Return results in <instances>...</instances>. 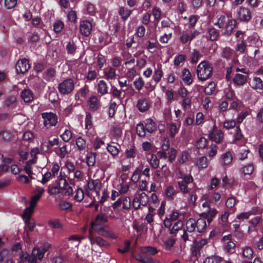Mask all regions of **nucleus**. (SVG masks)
<instances>
[{
    "label": "nucleus",
    "mask_w": 263,
    "mask_h": 263,
    "mask_svg": "<svg viewBox=\"0 0 263 263\" xmlns=\"http://www.w3.org/2000/svg\"><path fill=\"white\" fill-rule=\"evenodd\" d=\"M41 197L38 195H34L31 197L30 205L26 207L24 212L21 214V217L25 223L26 231H32L35 227V221L32 217L34 211V208Z\"/></svg>",
    "instance_id": "f257e3e1"
},
{
    "label": "nucleus",
    "mask_w": 263,
    "mask_h": 263,
    "mask_svg": "<svg viewBox=\"0 0 263 263\" xmlns=\"http://www.w3.org/2000/svg\"><path fill=\"white\" fill-rule=\"evenodd\" d=\"M66 175L61 171L57 179L48 186V193L51 195H56L61 193L68 185L66 180Z\"/></svg>",
    "instance_id": "f03ea898"
},
{
    "label": "nucleus",
    "mask_w": 263,
    "mask_h": 263,
    "mask_svg": "<svg viewBox=\"0 0 263 263\" xmlns=\"http://www.w3.org/2000/svg\"><path fill=\"white\" fill-rule=\"evenodd\" d=\"M198 79L204 81L211 77L213 73V67L209 62L203 61L199 64L197 67Z\"/></svg>",
    "instance_id": "7ed1b4c3"
},
{
    "label": "nucleus",
    "mask_w": 263,
    "mask_h": 263,
    "mask_svg": "<svg viewBox=\"0 0 263 263\" xmlns=\"http://www.w3.org/2000/svg\"><path fill=\"white\" fill-rule=\"evenodd\" d=\"M74 84L72 79H66L60 83L58 86L59 92L62 95H68L73 91Z\"/></svg>",
    "instance_id": "20e7f679"
},
{
    "label": "nucleus",
    "mask_w": 263,
    "mask_h": 263,
    "mask_svg": "<svg viewBox=\"0 0 263 263\" xmlns=\"http://www.w3.org/2000/svg\"><path fill=\"white\" fill-rule=\"evenodd\" d=\"M43 119V124L47 128L55 126L58 121V116L52 112H45L41 114Z\"/></svg>",
    "instance_id": "39448f33"
},
{
    "label": "nucleus",
    "mask_w": 263,
    "mask_h": 263,
    "mask_svg": "<svg viewBox=\"0 0 263 263\" xmlns=\"http://www.w3.org/2000/svg\"><path fill=\"white\" fill-rule=\"evenodd\" d=\"M194 181L193 177L191 174H188L184 179L179 180L177 181V184L179 191L183 194L189 193L191 189L189 187V185Z\"/></svg>",
    "instance_id": "423d86ee"
},
{
    "label": "nucleus",
    "mask_w": 263,
    "mask_h": 263,
    "mask_svg": "<svg viewBox=\"0 0 263 263\" xmlns=\"http://www.w3.org/2000/svg\"><path fill=\"white\" fill-rule=\"evenodd\" d=\"M199 33V32L197 30L187 29L182 31L179 37V41L183 44H190L191 41L198 35Z\"/></svg>",
    "instance_id": "0eeeda50"
},
{
    "label": "nucleus",
    "mask_w": 263,
    "mask_h": 263,
    "mask_svg": "<svg viewBox=\"0 0 263 263\" xmlns=\"http://www.w3.org/2000/svg\"><path fill=\"white\" fill-rule=\"evenodd\" d=\"M148 197L144 192L135 196L133 200L132 206L135 210H138L140 206H146L148 202Z\"/></svg>",
    "instance_id": "6e6552de"
},
{
    "label": "nucleus",
    "mask_w": 263,
    "mask_h": 263,
    "mask_svg": "<svg viewBox=\"0 0 263 263\" xmlns=\"http://www.w3.org/2000/svg\"><path fill=\"white\" fill-rule=\"evenodd\" d=\"M234 16L236 18L241 22H247L251 18V13L248 8L241 7L234 13Z\"/></svg>",
    "instance_id": "1a4fd4ad"
},
{
    "label": "nucleus",
    "mask_w": 263,
    "mask_h": 263,
    "mask_svg": "<svg viewBox=\"0 0 263 263\" xmlns=\"http://www.w3.org/2000/svg\"><path fill=\"white\" fill-rule=\"evenodd\" d=\"M50 247V245L48 242H45L40 247L34 248L32 253L33 256L37 259L41 260L44 256V254Z\"/></svg>",
    "instance_id": "9d476101"
},
{
    "label": "nucleus",
    "mask_w": 263,
    "mask_h": 263,
    "mask_svg": "<svg viewBox=\"0 0 263 263\" xmlns=\"http://www.w3.org/2000/svg\"><path fill=\"white\" fill-rule=\"evenodd\" d=\"M89 230H92V232H96L98 235H101L103 237L110 238H115L116 236L114 233H112L111 232L108 231L106 229V227L105 226H95V227H91Z\"/></svg>",
    "instance_id": "9b49d317"
},
{
    "label": "nucleus",
    "mask_w": 263,
    "mask_h": 263,
    "mask_svg": "<svg viewBox=\"0 0 263 263\" xmlns=\"http://www.w3.org/2000/svg\"><path fill=\"white\" fill-rule=\"evenodd\" d=\"M91 23L88 20L81 21L80 23V31L85 36L90 35L92 31Z\"/></svg>",
    "instance_id": "f8f14e48"
},
{
    "label": "nucleus",
    "mask_w": 263,
    "mask_h": 263,
    "mask_svg": "<svg viewBox=\"0 0 263 263\" xmlns=\"http://www.w3.org/2000/svg\"><path fill=\"white\" fill-rule=\"evenodd\" d=\"M179 214L177 211H173L172 213L166 216L163 221L165 227H170L173 223L178 220Z\"/></svg>",
    "instance_id": "ddd939ff"
},
{
    "label": "nucleus",
    "mask_w": 263,
    "mask_h": 263,
    "mask_svg": "<svg viewBox=\"0 0 263 263\" xmlns=\"http://www.w3.org/2000/svg\"><path fill=\"white\" fill-rule=\"evenodd\" d=\"M209 139L216 143L222 142L224 138V134L222 130L209 132Z\"/></svg>",
    "instance_id": "4468645a"
},
{
    "label": "nucleus",
    "mask_w": 263,
    "mask_h": 263,
    "mask_svg": "<svg viewBox=\"0 0 263 263\" xmlns=\"http://www.w3.org/2000/svg\"><path fill=\"white\" fill-rule=\"evenodd\" d=\"M178 193L179 191L173 185L166 186L164 190L165 197L167 200H173Z\"/></svg>",
    "instance_id": "2eb2a0df"
},
{
    "label": "nucleus",
    "mask_w": 263,
    "mask_h": 263,
    "mask_svg": "<svg viewBox=\"0 0 263 263\" xmlns=\"http://www.w3.org/2000/svg\"><path fill=\"white\" fill-rule=\"evenodd\" d=\"M136 107L140 112H144L149 109L150 104L146 98H141L138 100Z\"/></svg>",
    "instance_id": "dca6fc26"
},
{
    "label": "nucleus",
    "mask_w": 263,
    "mask_h": 263,
    "mask_svg": "<svg viewBox=\"0 0 263 263\" xmlns=\"http://www.w3.org/2000/svg\"><path fill=\"white\" fill-rule=\"evenodd\" d=\"M107 221V217L105 214L99 213L95 220L91 222V227L95 226H104V224Z\"/></svg>",
    "instance_id": "f3484780"
},
{
    "label": "nucleus",
    "mask_w": 263,
    "mask_h": 263,
    "mask_svg": "<svg viewBox=\"0 0 263 263\" xmlns=\"http://www.w3.org/2000/svg\"><path fill=\"white\" fill-rule=\"evenodd\" d=\"M177 124L175 123L167 124V127L170 132V135L171 138H174L179 132L181 125L180 120L179 119H177Z\"/></svg>",
    "instance_id": "a211bd4d"
},
{
    "label": "nucleus",
    "mask_w": 263,
    "mask_h": 263,
    "mask_svg": "<svg viewBox=\"0 0 263 263\" xmlns=\"http://www.w3.org/2000/svg\"><path fill=\"white\" fill-rule=\"evenodd\" d=\"M88 105L91 110L96 111L100 106V100L97 96H92L88 99Z\"/></svg>",
    "instance_id": "6ab92c4d"
},
{
    "label": "nucleus",
    "mask_w": 263,
    "mask_h": 263,
    "mask_svg": "<svg viewBox=\"0 0 263 263\" xmlns=\"http://www.w3.org/2000/svg\"><path fill=\"white\" fill-rule=\"evenodd\" d=\"M182 79L187 85H190L193 83V78L192 74L189 69L186 68H184L182 70Z\"/></svg>",
    "instance_id": "aec40b11"
},
{
    "label": "nucleus",
    "mask_w": 263,
    "mask_h": 263,
    "mask_svg": "<svg viewBox=\"0 0 263 263\" xmlns=\"http://www.w3.org/2000/svg\"><path fill=\"white\" fill-rule=\"evenodd\" d=\"M107 151L113 156H117L120 152V145L114 142L107 144Z\"/></svg>",
    "instance_id": "412c9836"
},
{
    "label": "nucleus",
    "mask_w": 263,
    "mask_h": 263,
    "mask_svg": "<svg viewBox=\"0 0 263 263\" xmlns=\"http://www.w3.org/2000/svg\"><path fill=\"white\" fill-rule=\"evenodd\" d=\"M17 66L19 67V69H17V73L19 72L23 73H25L30 68L29 61L26 58L17 61Z\"/></svg>",
    "instance_id": "4be33fe9"
},
{
    "label": "nucleus",
    "mask_w": 263,
    "mask_h": 263,
    "mask_svg": "<svg viewBox=\"0 0 263 263\" xmlns=\"http://www.w3.org/2000/svg\"><path fill=\"white\" fill-rule=\"evenodd\" d=\"M96 88L98 93L101 96H104L108 93V86L104 80L99 81Z\"/></svg>",
    "instance_id": "5701e85b"
},
{
    "label": "nucleus",
    "mask_w": 263,
    "mask_h": 263,
    "mask_svg": "<svg viewBox=\"0 0 263 263\" xmlns=\"http://www.w3.org/2000/svg\"><path fill=\"white\" fill-rule=\"evenodd\" d=\"M144 125L146 130L150 134L154 133L157 129L156 123L151 118L145 120Z\"/></svg>",
    "instance_id": "b1692460"
},
{
    "label": "nucleus",
    "mask_w": 263,
    "mask_h": 263,
    "mask_svg": "<svg viewBox=\"0 0 263 263\" xmlns=\"http://www.w3.org/2000/svg\"><path fill=\"white\" fill-rule=\"evenodd\" d=\"M247 76L242 74H236L233 79V81L236 86L243 85L247 82Z\"/></svg>",
    "instance_id": "393cba45"
},
{
    "label": "nucleus",
    "mask_w": 263,
    "mask_h": 263,
    "mask_svg": "<svg viewBox=\"0 0 263 263\" xmlns=\"http://www.w3.org/2000/svg\"><path fill=\"white\" fill-rule=\"evenodd\" d=\"M21 98L26 103H29L33 101L34 97L31 90L24 89L21 92Z\"/></svg>",
    "instance_id": "a878e982"
},
{
    "label": "nucleus",
    "mask_w": 263,
    "mask_h": 263,
    "mask_svg": "<svg viewBox=\"0 0 263 263\" xmlns=\"http://www.w3.org/2000/svg\"><path fill=\"white\" fill-rule=\"evenodd\" d=\"M183 226V223L182 221L178 220L173 222L171 227L166 228L169 229L170 234H175L182 228Z\"/></svg>",
    "instance_id": "bb28decb"
},
{
    "label": "nucleus",
    "mask_w": 263,
    "mask_h": 263,
    "mask_svg": "<svg viewBox=\"0 0 263 263\" xmlns=\"http://www.w3.org/2000/svg\"><path fill=\"white\" fill-rule=\"evenodd\" d=\"M243 137V136L239 126H237L234 129V132L233 133L232 143L238 144V143L242 140Z\"/></svg>",
    "instance_id": "cd10ccee"
},
{
    "label": "nucleus",
    "mask_w": 263,
    "mask_h": 263,
    "mask_svg": "<svg viewBox=\"0 0 263 263\" xmlns=\"http://www.w3.org/2000/svg\"><path fill=\"white\" fill-rule=\"evenodd\" d=\"M233 160V156L231 152L228 151L221 156V161L223 165H228Z\"/></svg>",
    "instance_id": "c85d7f7f"
},
{
    "label": "nucleus",
    "mask_w": 263,
    "mask_h": 263,
    "mask_svg": "<svg viewBox=\"0 0 263 263\" xmlns=\"http://www.w3.org/2000/svg\"><path fill=\"white\" fill-rule=\"evenodd\" d=\"M251 87L257 90H263V83L261 79L259 77H254L252 81Z\"/></svg>",
    "instance_id": "c756f323"
},
{
    "label": "nucleus",
    "mask_w": 263,
    "mask_h": 263,
    "mask_svg": "<svg viewBox=\"0 0 263 263\" xmlns=\"http://www.w3.org/2000/svg\"><path fill=\"white\" fill-rule=\"evenodd\" d=\"M196 229L198 232L202 233L206 227V220L204 218H200L196 220Z\"/></svg>",
    "instance_id": "7c9ffc66"
},
{
    "label": "nucleus",
    "mask_w": 263,
    "mask_h": 263,
    "mask_svg": "<svg viewBox=\"0 0 263 263\" xmlns=\"http://www.w3.org/2000/svg\"><path fill=\"white\" fill-rule=\"evenodd\" d=\"M56 73V71L53 68H49L47 69L44 74V79L48 81H52Z\"/></svg>",
    "instance_id": "2f4dec72"
},
{
    "label": "nucleus",
    "mask_w": 263,
    "mask_h": 263,
    "mask_svg": "<svg viewBox=\"0 0 263 263\" xmlns=\"http://www.w3.org/2000/svg\"><path fill=\"white\" fill-rule=\"evenodd\" d=\"M236 25V21L235 19H230L226 26V33L230 34Z\"/></svg>",
    "instance_id": "473e14b6"
},
{
    "label": "nucleus",
    "mask_w": 263,
    "mask_h": 263,
    "mask_svg": "<svg viewBox=\"0 0 263 263\" xmlns=\"http://www.w3.org/2000/svg\"><path fill=\"white\" fill-rule=\"evenodd\" d=\"M186 230L189 232H193L196 229V220L193 218H190L186 223Z\"/></svg>",
    "instance_id": "72a5a7b5"
},
{
    "label": "nucleus",
    "mask_w": 263,
    "mask_h": 263,
    "mask_svg": "<svg viewBox=\"0 0 263 263\" xmlns=\"http://www.w3.org/2000/svg\"><path fill=\"white\" fill-rule=\"evenodd\" d=\"M76 44L73 42H69L66 46V49L68 54L73 55L77 50Z\"/></svg>",
    "instance_id": "f704fd0d"
},
{
    "label": "nucleus",
    "mask_w": 263,
    "mask_h": 263,
    "mask_svg": "<svg viewBox=\"0 0 263 263\" xmlns=\"http://www.w3.org/2000/svg\"><path fill=\"white\" fill-rule=\"evenodd\" d=\"M76 144L79 151H84L86 148L85 140L81 137H79L76 140Z\"/></svg>",
    "instance_id": "c9c22d12"
},
{
    "label": "nucleus",
    "mask_w": 263,
    "mask_h": 263,
    "mask_svg": "<svg viewBox=\"0 0 263 263\" xmlns=\"http://www.w3.org/2000/svg\"><path fill=\"white\" fill-rule=\"evenodd\" d=\"M141 251L143 254L149 255H155L158 252L156 248L150 246L142 248Z\"/></svg>",
    "instance_id": "e433bc0d"
},
{
    "label": "nucleus",
    "mask_w": 263,
    "mask_h": 263,
    "mask_svg": "<svg viewBox=\"0 0 263 263\" xmlns=\"http://www.w3.org/2000/svg\"><path fill=\"white\" fill-rule=\"evenodd\" d=\"M132 11L127 8L124 7H121L119 10V14L121 16V18L126 20L130 15Z\"/></svg>",
    "instance_id": "4c0bfd02"
},
{
    "label": "nucleus",
    "mask_w": 263,
    "mask_h": 263,
    "mask_svg": "<svg viewBox=\"0 0 263 263\" xmlns=\"http://www.w3.org/2000/svg\"><path fill=\"white\" fill-rule=\"evenodd\" d=\"M96 154L95 153H88L86 156V163L89 166H93L96 163Z\"/></svg>",
    "instance_id": "58836bf2"
},
{
    "label": "nucleus",
    "mask_w": 263,
    "mask_h": 263,
    "mask_svg": "<svg viewBox=\"0 0 263 263\" xmlns=\"http://www.w3.org/2000/svg\"><path fill=\"white\" fill-rule=\"evenodd\" d=\"M60 170V166L57 162H53L50 165L49 172L51 173V175L55 178L58 175Z\"/></svg>",
    "instance_id": "ea45409f"
},
{
    "label": "nucleus",
    "mask_w": 263,
    "mask_h": 263,
    "mask_svg": "<svg viewBox=\"0 0 263 263\" xmlns=\"http://www.w3.org/2000/svg\"><path fill=\"white\" fill-rule=\"evenodd\" d=\"M176 240L170 238L163 241V247L166 250H170L175 243Z\"/></svg>",
    "instance_id": "a19ab883"
},
{
    "label": "nucleus",
    "mask_w": 263,
    "mask_h": 263,
    "mask_svg": "<svg viewBox=\"0 0 263 263\" xmlns=\"http://www.w3.org/2000/svg\"><path fill=\"white\" fill-rule=\"evenodd\" d=\"M163 76V71L161 68L155 69L153 76V80L158 83L161 79Z\"/></svg>",
    "instance_id": "79ce46f5"
},
{
    "label": "nucleus",
    "mask_w": 263,
    "mask_h": 263,
    "mask_svg": "<svg viewBox=\"0 0 263 263\" xmlns=\"http://www.w3.org/2000/svg\"><path fill=\"white\" fill-rule=\"evenodd\" d=\"M136 131L137 135L140 137H144L146 134V129L143 123H139L137 125Z\"/></svg>",
    "instance_id": "37998d69"
},
{
    "label": "nucleus",
    "mask_w": 263,
    "mask_h": 263,
    "mask_svg": "<svg viewBox=\"0 0 263 263\" xmlns=\"http://www.w3.org/2000/svg\"><path fill=\"white\" fill-rule=\"evenodd\" d=\"M217 213V210L213 208L210 209L209 211L205 213L206 218L207 219L208 223H210L213 220V218L216 216Z\"/></svg>",
    "instance_id": "c03bdc74"
},
{
    "label": "nucleus",
    "mask_w": 263,
    "mask_h": 263,
    "mask_svg": "<svg viewBox=\"0 0 263 263\" xmlns=\"http://www.w3.org/2000/svg\"><path fill=\"white\" fill-rule=\"evenodd\" d=\"M85 8L87 14L92 16H94L95 15L96 12V8L94 5L92 3L89 2L87 3Z\"/></svg>",
    "instance_id": "a18cd8bd"
},
{
    "label": "nucleus",
    "mask_w": 263,
    "mask_h": 263,
    "mask_svg": "<svg viewBox=\"0 0 263 263\" xmlns=\"http://www.w3.org/2000/svg\"><path fill=\"white\" fill-rule=\"evenodd\" d=\"M210 39L211 41L216 40L219 36V32L214 28H211L208 30Z\"/></svg>",
    "instance_id": "49530a36"
},
{
    "label": "nucleus",
    "mask_w": 263,
    "mask_h": 263,
    "mask_svg": "<svg viewBox=\"0 0 263 263\" xmlns=\"http://www.w3.org/2000/svg\"><path fill=\"white\" fill-rule=\"evenodd\" d=\"M186 60V55L180 54L175 57L174 63L176 66H180V64L183 63Z\"/></svg>",
    "instance_id": "de8ad7c7"
},
{
    "label": "nucleus",
    "mask_w": 263,
    "mask_h": 263,
    "mask_svg": "<svg viewBox=\"0 0 263 263\" xmlns=\"http://www.w3.org/2000/svg\"><path fill=\"white\" fill-rule=\"evenodd\" d=\"M208 144V140L204 137L200 138L196 142V146L198 149L204 148Z\"/></svg>",
    "instance_id": "09e8293b"
},
{
    "label": "nucleus",
    "mask_w": 263,
    "mask_h": 263,
    "mask_svg": "<svg viewBox=\"0 0 263 263\" xmlns=\"http://www.w3.org/2000/svg\"><path fill=\"white\" fill-rule=\"evenodd\" d=\"M104 75L107 80L114 79L116 76V70L112 67H110L104 72Z\"/></svg>",
    "instance_id": "8fccbe9b"
},
{
    "label": "nucleus",
    "mask_w": 263,
    "mask_h": 263,
    "mask_svg": "<svg viewBox=\"0 0 263 263\" xmlns=\"http://www.w3.org/2000/svg\"><path fill=\"white\" fill-rule=\"evenodd\" d=\"M144 85V82L143 81L141 77H139L136 79L134 82V85L136 90L140 91L141 90Z\"/></svg>",
    "instance_id": "3c124183"
},
{
    "label": "nucleus",
    "mask_w": 263,
    "mask_h": 263,
    "mask_svg": "<svg viewBox=\"0 0 263 263\" xmlns=\"http://www.w3.org/2000/svg\"><path fill=\"white\" fill-rule=\"evenodd\" d=\"M254 170V166L252 164H249L244 166L241 170V172L245 175H251Z\"/></svg>",
    "instance_id": "603ef678"
},
{
    "label": "nucleus",
    "mask_w": 263,
    "mask_h": 263,
    "mask_svg": "<svg viewBox=\"0 0 263 263\" xmlns=\"http://www.w3.org/2000/svg\"><path fill=\"white\" fill-rule=\"evenodd\" d=\"M122 198V208L124 210H128L131 206V200L129 197L126 196Z\"/></svg>",
    "instance_id": "864d4df0"
},
{
    "label": "nucleus",
    "mask_w": 263,
    "mask_h": 263,
    "mask_svg": "<svg viewBox=\"0 0 263 263\" xmlns=\"http://www.w3.org/2000/svg\"><path fill=\"white\" fill-rule=\"evenodd\" d=\"M60 137L64 142H68L72 138V133L70 130L66 129Z\"/></svg>",
    "instance_id": "5fc2aeb1"
},
{
    "label": "nucleus",
    "mask_w": 263,
    "mask_h": 263,
    "mask_svg": "<svg viewBox=\"0 0 263 263\" xmlns=\"http://www.w3.org/2000/svg\"><path fill=\"white\" fill-rule=\"evenodd\" d=\"M84 198V192L82 189H77L74 192V199L77 201H81Z\"/></svg>",
    "instance_id": "6e6d98bb"
},
{
    "label": "nucleus",
    "mask_w": 263,
    "mask_h": 263,
    "mask_svg": "<svg viewBox=\"0 0 263 263\" xmlns=\"http://www.w3.org/2000/svg\"><path fill=\"white\" fill-rule=\"evenodd\" d=\"M222 259L219 256H211L205 259L203 263H221Z\"/></svg>",
    "instance_id": "4d7b16f0"
},
{
    "label": "nucleus",
    "mask_w": 263,
    "mask_h": 263,
    "mask_svg": "<svg viewBox=\"0 0 263 263\" xmlns=\"http://www.w3.org/2000/svg\"><path fill=\"white\" fill-rule=\"evenodd\" d=\"M88 189L91 190H96L100 186L99 182L98 180H90L87 183Z\"/></svg>",
    "instance_id": "13d9d810"
},
{
    "label": "nucleus",
    "mask_w": 263,
    "mask_h": 263,
    "mask_svg": "<svg viewBox=\"0 0 263 263\" xmlns=\"http://www.w3.org/2000/svg\"><path fill=\"white\" fill-rule=\"evenodd\" d=\"M150 164L152 167L153 168H157L158 167L159 164V160L156 155L152 154L151 155Z\"/></svg>",
    "instance_id": "bf43d9fd"
},
{
    "label": "nucleus",
    "mask_w": 263,
    "mask_h": 263,
    "mask_svg": "<svg viewBox=\"0 0 263 263\" xmlns=\"http://www.w3.org/2000/svg\"><path fill=\"white\" fill-rule=\"evenodd\" d=\"M215 91V84L213 82L209 83L208 86L205 88L204 92L208 95H211Z\"/></svg>",
    "instance_id": "052dcab7"
},
{
    "label": "nucleus",
    "mask_w": 263,
    "mask_h": 263,
    "mask_svg": "<svg viewBox=\"0 0 263 263\" xmlns=\"http://www.w3.org/2000/svg\"><path fill=\"white\" fill-rule=\"evenodd\" d=\"M242 255L243 257L248 259H251L253 254L252 249L250 247H246L243 249Z\"/></svg>",
    "instance_id": "680f3d73"
},
{
    "label": "nucleus",
    "mask_w": 263,
    "mask_h": 263,
    "mask_svg": "<svg viewBox=\"0 0 263 263\" xmlns=\"http://www.w3.org/2000/svg\"><path fill=\"white\" fill-rule=\"evenodd\" d=\"M197 164L199 167L206 168L208 165L207 158L204 156L199 158Z\"/></svg>",
    "instance_id": "e2e57ef3"
},
{
    "label": "nucleus",
    "mask_w": 263,
    "mask_h": 263,
    "mask_svg": "<svg viewBox=\"0 0 263 263\" xmlns=\"http://www.w3.org/2000/svg\"><path fill=\"white\" fill-rule=\"evenodd\" d=\"M64 23L61 21H58L54 23L53 29L56 33H60L64 28Z\"/></svg>",
    "instance_id": "0e129e2a"
},
{
    "label": "nucleus",
    "mask_w": 263,
    "mask_h": 263,
    "mask_svg": "<svg viewBox=\"0 0 263 263\" xmlns=\"http://www.w3.org/2000/svg\"><path fill=\"white\" fill-rule=\"evenodd\" d=\"M170 146V140L168 138L165 137L161 142V148L163 151H167Z\"/></svg>",
    "instance_id": "69168bd1"
},
{
    "label": "nucleus",
    "mask_w": 263,
    "mask_h": 263,
    "mask_svg": "<svg viewBox=\"0 0 263 263\" xmlns=\"http://www.w3.org/2000/svg\"><path fill=\"white\" fill-rule=\"evenodd\" d=\"M141 174V171L139 169L137 168L134 172L132 177H131V180L134 182H137L138 181L139 179L140 178Z\"/></svg>",
    "instance_id": "338daca9"
},
{
    "label": "nucleus",
    "mask_w": 263,
    "mask_h": 263,
    "mask_svg": "<svg viewBox=\"0 0 263 263\" xmlns=\"http://www.w3.org/2000/svg\"><path fill=\"white\" fill-rule=\"evenodd\" d=\"M68 20L71 23H76L77 20V15L76 12L74 10H70L67 14Z\"/></svg>",
    "instance_id": "774afa93"
}]
</instances>
